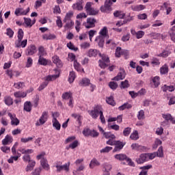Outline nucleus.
I'll use <instances>...</instances> for the list:
<instances>
[{
	"label": "nucleus",
	"mask_w": 175,
	"mask_h": 175,
	"mask_svg": "<svg viewBox=\"0 0 175 175\" xmlns=\"http://www.w3.org/2000/svg\"><path fill=\"white\" fill-rule=\"evenodd\" d=\"M144 9H146V5H137L133 8V10H135V12H140L144 10Z\"/></svg>",
	"instance_id": "8fccbe9b"
},
{
	"label": "nucleus",
	"mask_w": 175,
	"mask_h": 175,
	"mask_svg": "<svg viewBox=\"0 0 175 175\" xmlns=\"http://www.w3.org/2000/svg\"><path fill=\"white\" fill-rule=\"evenodd\" d=\"M72 17H73V11H69L66 14V16L63 19V23H66V21H73Z\"/></svg>",
	"instance_id": "4be33fe9"
},
{
	"label": "nucleus",
	"mask_w": 175,
	"mask_h": 175,
	"mask_svg": "<svg viewBox=\"0 0 175 175\" xmlns=\"http://www.w3.org/2000/svg\"><path fill=\"white\" fill-rule=\"evenodd\" d=\"M62 99H66V100H68V99H72V92H65L62 94Z\"/></svg>",
	"instance_id": "3c124183"
},
{
	"label": "nucleus",
	"mask_w": 175,
	"mask_h": 175,
	"mask_svg": "<svg viewBox=\"0 0 175 175\" xmlns=\"http://www.w3.org/2000/svg\"><path fill=\"white\" fill-rule=\"evenodd\" d=\"M47 52H46V50H44V47L43 46H40L38 49V56L39 57H44V55H46Z\"/></svg>",
	"instance_id": "a19ab883"
},
{
	"label": "nucleus",
	"mask_w": 175,
	"mask_h": 175,
	"mask_svg": "<svg viewBox=\"0 0 175 175\" xmlns=\"http://www.w3.org/2000/svg\"><path fill=\"white\" fill-rule=\"evenodd\" d=\"M38 64L39 65H42L43 66H47V65H49V60L43 57H40L38 59Z\"/></svg>",
	"instance_id": "473e14b6"
},
{
	"label": "nucleus",
	"mask_w": 175,
	"mask_h": 175,
	"mask_svg": "<svg viewBox=\"0 0 175 175\" xmlns=\"http://www.w3.org/2000/svg\"><path fill=\"white\" fill-rule=\"evenodd\" d=\"M79 85H82L83 87H87V85H90V79L87 78H83L79 83Z\"/></svg>",
	"instance_id": "c03bdc74"
},
{
	"label": "nucleus",
	"mask_w": 175,
	"mask_h": 175,
	"mask_svg": "<svg viewBox=\"0 0 175 175\" xmlns=\"http://www.w3.org/2000/svg\"><path fill=\"white\" fill-rule=\"evenodd\" d=\"M79 146V141L75 140L72 144L69 145V148H72V150H75Z\"/></svg>",
	"instance_id": "e2e57ef3"
},
{
	"label": "nucleus",
	"mask_w": 175,
	"mask_h": 175,
	"mask_svg": "<svg viewBox=\"0 0 175 175\" xmlns=\"http://www.w3.org/2000/svg\"><path fill=\"white\" fill-rule=\"evenodd\" d=\"M131 140H139V132L137 130H134L130 135Z\"/></svg>",
	"instance_id": "c9c22d12"
},
{
	"label": "nucleus",
	"mask_w": 175,
	"mask_h": 175,
	"mask_svg": "<svg viewBox=\"0 0 175 175\" xmlns=\"http://www.w3.org/2000/svg\"><path fill=\"white\" fill-rule=\"evenodd\" d=\"M105 39H107V38L105 37H100L98 36L95 39V42H97L99 47H103L105 44Z\"/></svg>",
	"instance_id": "412c9836"
},
{
	"label": "nucleus",
	"mask_w": 175,
	"mask_h": 175,
	"mask_svg": "<svg viewBox=\"0 0 175 175\" xmlns=\"http://www.w3.org/2000/svg\"><path fill=\"white\" fill-rule=\"evenodd\" d=\"M108 30L107 27H104L99 31V36L101 38H105L106 39H109V34H107Z\"/></svg>",
	"instance_id": "dca6fc26"
},
{
	"label": "nucleus",
	"mask_w": 175,
	"mask_h": 175,
	"mask_svg": "<svg viewBox=\"0 0 175 175\" xmlns=\"http://www.w3.org/2000/svg\"><path fill=\"white\" fill-rule=\"evenodd\" d=\"M65 23V25H64V28L65 29H71L72 27H73L75 25V22H73V21H68L66 22H64Z\"/></svg>",
	"instance_id": "ea45409f"
},
{
	"label": "nucleus",
	"mask_w": 175,
	"mask_h": 175,
	"mask_svg": "<svg viewBox=\"0 0 175 175\" xmlns=\"http://www.w3.org/2000/svg\"><path fill=\"white\" fill-rule=\"evenodd\" d=\"M115 54L118 58H120L121 55H125V57H128V55H129V51L128 50H122L121 47H117Z\"/></svg>",
	"instance_id": "6e6552de"
},
{
	"label": "nucleus",
	"mask_w": 175,
	"mask_h": 175,
	"mask_svg": "<svg viewBox=\"0 0 175 175\" xmlns=\"http://www.w3.org/2000/svg\"><path fill=\"white\" fill-rule=\"evenodd\" d=\"M24 110L27 112H29L31 110H32V104L30 103V101H26L24 103Z\"/></svg>",
	"instance_id": "72a5a7b5"
},
{
	"label": "nucleus",
	"mask_w": 175,
	"mask_h": 175,
	"mask_svg": "<svg viewBox=\"0 0 175 175\" xmlns=\"http://www.w3.org/2000/svg\"><path fill=\"white\" fill-rule=\"evenodd\" d=\"M156 155H157V157H159V158H162V157H163V148H162V146H160L159 148Z\"/></svg>",
	"instance_id": "13d9d810"
},
{
	"label": "nucleus",
	"mask_w": 175,
	"mask_h": 175,
	"mask_svg": "<svg viewBox=\"0 0 175 175\" xmlns=\"http://www.w3.org/2000/svg\"><path fill=\"white\" fill-rule=\"evenodd\" d=\"M131 107H132V105L128 103H126L122 105H121L120 107H119L118 109L119 110L122 111V110H125V109H131Z\"/></svg>",
	"instance_id": "603ef678"
},
{
	"label": "nucleus",
	"mask_w": 175,
	"mask_h": 175,
	"mask_svg": "<svg viewBox=\"0 0 175 175\" xmlns=\"http://www.w3.org/2000/svg\"><path fill=\"white\" fill-rule=\"evenodd\" d=\"M174 90H175V88L173 85L167 86L165 85L162 88V90L163 91V92H166V91H169L170 92H173Z\"/></svg>",
	"instance_id": "37998d69"
},
{
	"label": "nucleus",
	"mask_w": 175,
	"mask_h": 175,
	"mask_svg": "<svg viewBox=\"0 0 175 175\" xmlns=\"http://www.w3.org/2000/svg\"><path fill=\"white\" fill-rule=\"evenodd\" d=\"M96 24V18L93 17L88 18L86 20V22L83 23V25L87 29H90L91 28H95Z\"/></svg>",
	"instance_id": "20e7f679"
},
{
	"label": "nucleus",
	"mask_w": 175,
	"mask_h": 175,
	"mask_svg": "<svg viewBox=\"0 0 175 175\" xmlns=\"http://www.w3.org/2000/svg\"><path fill=\"white\" fill-rule=\"evenodd\" d=\"M131 132H132V129L131 127L125 128L123 131V135L124 136H128L129 135H131Z\"/></svg>",
	"instance_id": "052dcab7"
},
{
	"label": "nucleus",
	"mask_w": 175,
	"mask_h": 175,
	"mask_svg": "<svg viewBox=\"0 0 175 175\" xmlns=\"http://www.w3.org/2000/svg\"><path fill=\"white\" fill-rule=\"evenodd\" d=\"M103 166V175H109L110 172V166L107 163H105Z\"/></svg>",
	"instance_id": "09e8293b"
},
{
	"label": "nucleus",
	"mask_w": 175,
	"mask_h": 175,
	"mask_svg": "<svg viewBox=\"0 0 175 175\" xmlns=\"http://www.w3.org/2000/svg\"><path fill=\"white\" fill-rule=\"evenodd\" d=\"M72 8L74 9V10L81 11V10H83V4L80 2H78L75 4H73Z\"/></svg>",
	"instance_id": "a18cd8bd"
},
{
	"label": "nucleus",
	"mask_w": 175,
	"mask_h": 175,
	"mask_svg": "<svg viewBox=\"0 0 175 175\" xmlns=\"http://www.w3.org/2000/svg\"><path fill=\"white\" fill-rule=\"evenodd\" d=\"M18 40L15 42V47L20 48L22 47V49H25V47L27 46V43L28 42L27 40H23V38H24V31H23V29H19L18 31Z\"/></svg>",
	"instance_id": "f257e3e1"
},
{
	"label": "nucleus",
	"mask_w": 175,
	"mask_h": 175,
	"mask_svg": "<svg viewBox=\"0 0 175 175\" xmlns=\"http://www.w3.org/2000/svg\"><path fill=\"white\" fill-rule=\"evenodd\" d=\"M131 148L135 151H143V150H144V147L139 145V144H133L131 145Z\"/></svg>",
	"instance_id": "cd10ccee"
},
{
	"label": "nucleus",
	"mask_w": 175,
	"mask_h": 175,
	"mask_svg": "<svg viewBox=\"0 0 175 175\" xmlns=\"http://www.w3.org/2000/svg\"><path fill=\"white\" fill-rule=\"evenodd\" d=\"M161 116L165 121H172L173 122V116L170 113H162Z\"/></svg>",
	"instance_id": "49530a36"
},
{
	"label": "nucleus",
	"mask_w": 175,
	"mask_h": 175,
	"mask_svg": "<svg viewBox=\"0 0 175 175\" xmlns=\"http://www.w3.org/2000/svg\"><path fill=\"white\" fill-rule=\"evenodd\" d=\"M98 55H99V51L96 49H91L88 51V57H96Z\"/></svg>",
	"instance_id": "a878e982"
},
{
	"label": "nucleus",
	"mask_w": 175,
	"mask_h": 175,
	"mask_svg": "<svg viewBox=\"0 0 175 175\" xmlns=\"http://www.w3.org/2000/svg\"><path fill=\"white\" fill-rule=\"evenodd\" d=\"M14 96H15V98H25V96H27V92L21 91L15 92Z\"/></svg>",
	"instance_id": "f704fd0d"
},
{
	"label": "nucleus",
	"mask_w": 175,
	"mask_h": 175,
	"mask_svg": "<svg viewBox=\"0 0 175 175\" xmlns=\"http://www.w3.org/2000/svg\"><path fill=\"white\" fill-rule=\"evenodd\" d=\"M52 123H53V128H55L56 131H60V129H61V124L59 123L58 120H57V118H54L52 120Z\"/></svg>",
	"instance_id": "5701e85b"
},
{
	"label": "nucleus",
	"mask_w": 175,
	"mask_h": 175,
	"mask_svg": "<svg viewBox=\"0 0 175 175\" xmlns=\"http://www.w3.org/2000/svg\"><path fill=\"white\" fill-rule=\"evenodd\" d=\"M58 77H59V75H48L44 77L43 80H44V81H47V83H49V82L50 81H54V80L58 79Z\"/></svg>",
	"instance_id": "aec40b11"
},
{
	"label": "nucleus",
	"mask_w": 175,
	"mask_h": 175,
	"mask_svg": "<svg viewBox=\"0 0 175 175\" xmlns=\"http://www.w3.org/2000/svg\"><path fill=\"white\" fill-rule=\"evenodd\" d=\"M56 20V25L58 28H62V21L61 20V16H57Z\"/></svg>",
	"instance_id": "774afa93"
},
{
	"label": "nucleus",
	"mask_w": 175,
	"mask_h": 175,
	"mask_svg": "<svg viewBox=\"0 0 175 175\" xmlns=\"http://www.w3.org/2000/svg\"><path fill=\"white\" fill-rule=\"evenodd\" d=\"M6 35L9 36V38H13V35H14V31L11 28H8L6 29Z\"/></svg>",
	"instance_id": "69168bd1"
},
{
	"label": "nucleus",
	"mask_w": 175,
	"mask_h": 175,
	"mask_svg": "<svg viewBox=\"0 0 175 175\" xmlns=\"http://www.w3.org/2000/svg\"><path fill=\"white\" fill-rule=\"evenodd\" d=\"M36 53V46L31 45L26 50V55H33Z\"/></svg>",
	"instance_id": "6ab92c4d"
},
{
	"label": "nucleus",
	"mask_w": 175,
	"mask_h": 175,
	"mask_svg": "<svg viewBox=\"0 0 175 175\" xmlns=\"http://www.w3.org/2000/svg\"><path fill=\"white\" fill-rule=\"evenodd\" d=\"M14 13L16 16H25L29 13V7L26 10H24L23 8H16Z\"/></svg>",
	"instance_id": "f8f14e48"
},
{
	"label": "nucleus",
	"mask_w": 175,
	"mask_h": 175,
	"mask_svg": "<svg viewBox=\"0 0 175 175\" xmlns=\"http://www.w3.org/2000/svg\"><path fill=\"white\" fill-rule=\"evenodd\" d=\"M115 158L116 159H118L119 161H125V159H126L127 157L126 155L124 154H119L115 155Z\"/></svg>",
	"instance_id": "864d4df0"
},
{
	"label": "nucleus",
	"mask_w": 175,
	"mask_h": 175,
	"mask_svg": "<svg viewBox=\"0 0 175 175\" xmlns=\"http://www.w3.org/2000/svg\"><path fill=\"white\" fill-rule=\"evenodd\" d=\"M52 61H53V64H55V65H56V66H57V68H62V62L59 59V57H58L57 55H54L52 57Z\"/></svg>",
	"instance_id": "a211bd4d"
},
{
	"label": "nucleus",
	"mask_w": 175,
	"mask_h": 175,
	"mask_svg": "<svg viewBox=\"0 0 175 175\" xmlns=\"http://www.w3.org/2000/svg\"><path fill=\"white\" fill-rule=\"evenodd\" d=\"M152 65H154L155 66H158L159 65H161V62H159V60L158 59V58L157 57H153L152 59V62H151Z\"/></svg>",
	"instance_id": "bf43d9fd"
},
{
	"label": "nucleus",
	"mask_w": 175,
	"mask_h": 175,
	"mask_svg": "<svg viewBox=\"0 0 175 175\" xmlns=\"http://www.w3.org/2000/svg\"><path fill=\"white\" fill-rule=\"evenodd\" d=\"M152 80L155 88H157V87H158V85L161 84V82L159 81V80H161V78L158 76L154 77Z\"/></svg>",
	"instance_id": "79ce46f5"
},
{
	"label": "nucleus",
	"mask_w": 175,
	"mask_h": 175,
	"mask_svg": "<svg viewBox=\"0 0 175 175\" xmlns=\"http://www.w3.org/2000/svg\"><path fill=\"white\" fill-rule=\"evenodd\" d=\"M8 116L11 120V124L17 126L20 124V120L16 117V115H13L11 113H8Z\"/></svg>",
	"instance_id": "4468645a"
},
{
	"label": "nucleus",
	"mask_w": 175,
	"mask_h": 175,
	"mask_svg": "<svg viewBox=\"0 0 175 175\" xmlns=\"http://www.w3.org/2000/svg\"><path fill=\"white\" fill-rule=\"evenodd\" d=\"M100 10L103 13H108L110 10V0H106L104 5L100 7Z\"/></svg>",
	"instance_id": "ddd939ff"
},
{
	"label": "nucleus",
	"mask_w": 175,
	"mask_h": 175,
	"mask_svg": "<svg viewBox=\"0 0 175 175\" xmlns=\"http://www.w3.org/2000/svg\"><path fill=\"white\" fill-rule=\"evenodd\" d=\"M70 166V162H68L63 165H56L55 167L57 168V172H61L64 170L65 172H69V167Z\"/></svg>",
	"instance_id": "9d476101"
},
{
	"label": "nucleus",
	"mask_w": 175,
	"mask_h": 175,
	"mask_svg": "<svg viewBox=\"0 0 175 175\" xmlns=\"http://www.w3.org/2000/svg\"><path fill=\"white\" fill-rule=\"evenodd\" d=\"M25 24L27 25V27H29L31 28L32 27V20L29 18H24Z\"/></svg>",
	"instance_id": "6e6d98bb"
},
{
	"label": "nucleus",
	"mask_w": 175,
	"mask_h": 175,
	"mask_svg": "<svg viewBox=\"0 0 175 175\" xmlns=\"http://www.w3.org/2000/svg\"><path fill=\"white\" fill-rule=\"evenodd\" d=\"M74 68L77 72H84V68H81V65L77 62V60L74 61Z\"/></svg>",
	"instance_id": "2f4dec72"
},
{
	"label": "nucleus",
	"mask_w": 175,
	"mask_h": 175,
	"mask_svg": "<svg viewBox=\"0 0 175 175\" xmlns=\"http://www.w3.org/2000/svg\"><path fill=\"white\" fill-rule=\"evenodd\" d=\"M49 85V82L44 81L38 88V91H42L44 88H46Z\"/></svg>",
	"instance_id": "680f3d73"
},
{
	"label": "nucleus",
	"mask_w": 175,
	"mask_h": 175,
	"mask_svg": "<svg viewBox=\"0 0 175 175\" xmlns=\"http://www.w3.org/2000/svg\"><path fill=\"white\" fill-rule=\"evenodd\" d=\"M85 10L87 16H96L99 14V11L97 9L92 8V2H87L85 5Z\"/></svg>",
	"instance_id": "f03ea898"
},
{
	"label": "nucleus",
	"mask_w": 175,
	"mask_h": 175,
	"mask_svg": "<svg viewBox=\"0 0 175 175\" xmlns=\"http://www.w3.org/2000/svg\"><path fill=\"white\" fill-rule=\"evenodd\" d=\"M163 8H165V10H166V14L169 15L170 14V12L173 10L172 9V7H170V3L166 2L164 3L163 5Z\"/></svg>",
	"instance_id": "e433bc0d"
},
{
	"label": "nucleus",
	"mask_w": 175,
	"mask_h": 175,
	"mask_svg": "<svg viewBox=\"0 0 175 175\" xmlns=\"http://www.w3.org/2000/svg\"><path fill=\"white\" fill-rule=\"evenodd\" d=\"M67 47L70 50H73L74 51H77V50H79V48L75 47V45L71 42H70L67 44Z\"/></svg>",
	"instance_id": "4d7b16f0"
},
{
	"label": "nucleus",
	"mask_w": 175,
	"mask_h": 175,
	"mask_svg": "<svg viewBox=\"0 0 175 175\" xmlns=\"http://www.w3.org/2000/svg\"><path fill=\"white\" fill-rule=\"evenodd\" d=\"M3 101L7 106H12L13 105V98L10 96H5Z\"/></svg>",
	"instance_id": "393cba45"
},
{
	"label": "nucleus",
	"mask_w": 175,
	"mask_h": 175,
	"mask_svg": "<svg viewBox=\"0 0 175 175\" xmlns=\"http://www.w3.org/2000/svg\"><path fill=\"white\" fill-rule=\"evenodd\" d=\"M113 16L114 17H118V18H124V17H125V13L122 11H116L113 13Z\"/></svg>",
	"instance_id": "4c0bfd02"
},
{
	"label": "nucleus",
	"mask_w": 175,
	"mask_h": 175,
	"mask_svg": "<svg viewBox=\"0 0 175 175\" xmlns=\"http://www.w3.org/2000/svg\"><path fill=\"white\" fill-rule=\"evenodd\" d=\"M75 79H76V73L73 71L70 72L68 77L69 83H73Z\"/></svg>",
	"instance_id": "de8ad7c7"
},
{
	"label": "nucleus",
	"mask_w": 175,
	"mask_h": 175,
	"mask_svg": "<svg viewBox=\"0 0 175 175\" xmlns=\"http://www.w3.org/2000/svg\"><path fill=\"white\" fill-rule=\"evenodd\" d=\"M147 161H148L147 159V153L141 154L139 158L135 159V162H137L138 165H142V163H144V162H147Z\"/></svg>",
	"instance_id": "9b49d317"
},
{
	"label": "nucleus",
	"mask_w": 175,
	"mask_h": 175,
	"mask_svg": "<svg viewBox=\"0 0 175 175\" xmlns=\"http://www.w3.org/2000/svg\"><path fill=\"white\" fill-rule=\"evenodd\" d=\"M102 110H103V108H102L101 105H96L94 107L93 110L89 111L88 113L92 118L96 120V118L99 117V115L100 114V112H102Z\"/></svg>",
	"instance_id": "7ed1b4c3"
},
{
	"label": "nucleus",
	"mask_w": 175,
	"mask_h": 175,
	"mask_svg": "<svg viewBox=\"0 0 175 175\" xmlns=\"http://www.w3.org/2000/svg\"><path fill=\"white\" fill-rule=\"evenodd\" d=\"M110 146H115L113 152H117V151L122 150L124 146H125V144L121 142L120 141H111Z\"/></svg>",
	"instance_id": "39448f33"
},
{
	"label": "nucleus",
	"mask_w": 175,
	"mask_h": 175,
	"mask_svg": "<svg viewBox=\"0 0 175 175\" xmlns=\"http://www.w3.org/2000/svg\"><path fill=\"white\" fill-rule=\"evenodd\" d=\"M172 54V51L169 50H164L162 53L157 55V57H162V58H167L169 55Z\"/></svg>",
	"instance_id": "b1692460"
},
{
	"label": "nucleus",
	"mask_w": 175,
	"mask_h": 175,
	"mask_svg": "<svg viewBox=\"0 0 175 175\" xmlns=\"http://www.w3.org/2000/svg\"><path fill=\"white\" fill-rule=\"evenodd\" d=\"M146 157L148 159V161L149 159L152 160L157 157V152H153V153H146Z\"/></svg>",
	"instance_id": "0e129e2a"
},
{
	"label": "nucleus",
	"mask_w": 175,
	"mask_h": 175,
	"mask_svg": "<svg viewBox=\"0 0 175 175\" xmlns=\"http://www.w3.org/2000/svg\"><path fill=\"white\" fill-rule=\"evenodd\" d=\"M42 38L43 40H54V39H56L57 36L54 33H48L43 34Z\"/></svg>",
	"instance_id": "2eb2a0df"
},
{
	"label": "nucleus",
	"mask_w": 175,
	"mask_h": 175,
	"mask_svg": "<svg viewBox=\"0 0 175 175\" xmlns=\"http://www.w3.org/2000/svg\"><path fill=\"white\" fill-rule=\"evenodd\" d=\"M137 116L138 120H144V118H146V116L144 115V111L143 109L140 110L138 112V114Z\"/></svg>",
	"instance_id": "5fc2aeb1"
},
{
	"label": "nucleus",
	"mask_w": 175,
	"mask_h": 175,
	"mask_svg": "<svg viewBox=\"0 0 175 175\" xmlns=\"http://www.w3.org/2000/svg\"><path fill=\"white\" fill-rule=\"evenodd\" d=\"M126 76V73H125V70L120 69L118 75L116 77H115L113 79V80H114L115 81H120V80H124V79H125Z\"/></svg>",
	"instance_id": "1a4fd4ad"
},
{
	"label": "nucleus",
	"mask_w": 175,
	"mask_h": 175,
	"mask_svg": "<svg viewBox=\"0 0 175 175\" xmlns=\"http://www.w3.org/2000/svg\"><path fill=\"white\" fill-rule=\"evenodd\" d=\"M160 73L161 75H167L169 73V66L167 64H164L160 68Z\"/></svg>",
	"instance_id": "bb28decb"
},
{
	"label": "nucleus",
	"mask_w": 175,
	"mask_h": 175,
	"mask_svg": "<svg viewBox=\"0 0 175 175\" xmlns=\"http://www.w3.org/2000/svg\"><path fill=\"white\" fill-rule=\"evenodd\" d=\"M100 163H99L96 159H92L90 163V169H94L95 166H100Z\"/></svg>",
	"instance_id": "c756f323"
},
{
	"label": "nucleus",
	"mask_w": 175,
	"mask_h": 175,
	"mask_svg": "<svg viewBox=\"0 0 175 175\" xmlns=\"http://www.w3.org/2000/svg\"><path fill=\"white\" fill-rule=\"evenodd\" d=\"M120 87L122 88H128L129 87V81H128V80H125L124 81H122Z\"/></svg>",
	"instance_id": "338daca9"
},
{
	"label": "nucleus",
	"mask_w": 175,
	"mask_h": 175,
	"mask_svg": "<svg viewBox=\"0 0 175 175\" xmlns=\"http://www.w3.org/2000/svg\"><path fill=\"white\" fill-rule=\"evenodd\" d=\"M49 119V112L44 111L42 113L38 122L36 123V126H40V125H43Z\"/></svg>",
	"instance_id": "0eeeda50"
},
{
	"label": "nucleus",
	"mask_w": 175,
	"mask_h": 175,
	"mask_svg": "<svg viewBox=\"0 0 175 175\" xmlns=\"http://www.w3.org/2000/svg\"><path fill=\"white\" fill-rule=\"evenodd\" d=\"M35 165H36V162H35L34 161L30 160V161H29V164L26 167V172H29L31 170H33V167H35Z\"/></svg>",
	"instance_id": "7c9ffc66"
},
{
	"label": "nucleus",
	"mask_w": 175,
	"mask_h": 175,
	"mask_svg": "<svg viewBox=\"0 0 175 175\" xmlns=\"http://www.w3.org/2000/svg\"><path fill=\"white\" fill-rule=\"evenodd\" d=\"M83 135L85 137L91 136L92 137H98V136H99V133L95 130L84 129L83 131Z\"/></svg>",
	"instance_id": "423d86ee"
},
{
	"label": "nucleus",
	"mask_w": 175,
	"mask_h": 175,
	"mask_svg": "<svg viewBox=\"0 0 175 175\" xmlns=\"http://www.w3.org/2000/svg\"><path fill=\"white\" fill-rule=\"evenodd\" d=\"M41 166H42L43 169L45 170H49L50 169V165L47 163V159L42 158L40 161Z\"/></svg>",
	"instance_id": "c85d7f7f"
},
{
	"label": "nucleus",
	"mask_w": 175,
	"mask_h": 175,
	"mask_svg": "<svg viewBox=\"0 0 175 175\" xmlns=\"http://www.w3.org/2000/svg\"><path fill=\"white\" fill-rule=\"evenodd\" d=\"M18 151L19 152H21V154H32L33 152V150L32 149L25 150V148L22 147L18 148Z\"/></svg>",
	"instance_id": "58836bf2"
},
{
	"label": "nucleus",
	"mask_w": 175,
	"mask_h": 175,
	"mask_svg": "<svg viewBox=\"0 0 175 175\" xmlns=\"http://www.w3.org/2000/svg\"><path fill=\"white\" fill-rule=\"evenodd\" d=\"M12 142H13V137L9 135H7L1 142L3 146H8V144H10V143H12Z\"/></svg>",
	"instance_id": "f3484780"
}]
</instances>
